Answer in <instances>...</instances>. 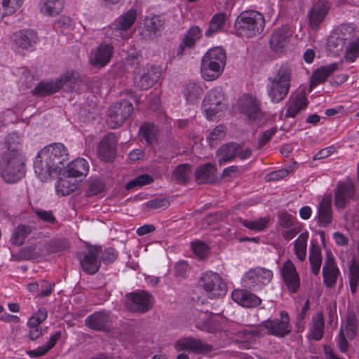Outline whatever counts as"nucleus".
<instances>
[{"instance_id": "nucleus-47", "label": "nucleus", "mask_w": 359, "mask_h": 359, "mask_svg": "<svg viewBox=\"0 0 359 359\" xmlns=\"http://www.w3.org/2000/svg\"><path fill=\"white\" fill-rule=\"evenodd\" d=\"M309 261L313 273L318 275L320 272L322 263L320 248H311Z\"/></svg>"}, {"instance_id": "nucleus-36", "label": "nucleus", "mask_w": 359, "mask_h": 359, "mask_svg": "<svg viewBox=\"0 0 359 359\" xmlns=\"http://www.w3.org/2000/svg\"><path fill=\"white\" fill-rule=\"evenodd\" d=\"M324 318L321 312L313 316L310 336L315 340H320L324 334Z\"/></svg>"}, {"instance_id": "nucleus-48", "label": "nucleus", "mask_w": 359, "mask_h": 359, "mask_svg": "<svg viewBox=\"0 0 359 359\" xmlns=\"http://www.w3.org/2000/svg\"><path fill=\"white\" fill-rule=\"evenodd\" d=\"M240 222L243 226L250 230L260 231L267 227L269 219L266 218H259L255 220L241 219Z\"/></svg>"}, {"instance_id": "nucleus-20", "label": "nucleus", "mask_w": 359, "mask_h": 359, "mask_svg": "<svg viewBox=\"0 0 359 359\" xmlns=\"http://www.w3.org/2000/svg\"><path fill=\"white\" fill-rule=\"evenodd\" d=\"M117 138L114 133H108L100 141L98 153L102 161L111 162L116 156Z\"/></svg>"}, {"instance_id": "nucleus-26", "label": "nucleus", "mask_w": 359, "mask_h": 359, "mask_svg": "<svg viewBox=\"0 0 359 359\" xmlns=\"http://www.w3.org/2000/svg\"><path fill=\"white\" fill-rule=\"evenodd\" d=\"M109 322V314L104 311L95 312L85 319V325L88 328L96 331L106 330L108 328Z\"/></svg>"}, {"instance_id": "nucleus-12", "label": "nucleus", "mask_w": 359, "mask_h": 359, "mask_svg": "<svg viewBox=\"0 0 359 359\" xmlns=\"http://www.w3.org/2000/svg\"><path fill=\"white\" fill-rule=\"evenodd\" d=\"M133 107L131 102L123 100L114 103L108 110V121L111 128L121 126L131 115Z\"/></svg>"}, {"instance_id": "nucleus-50", "label": "nucleus", "mask_w": 359, "mask_h": 359, "mask_svg": "<svg viewBox=\"0 0 359 359\" xmlns=\"http://www.w3.org/2000/svg\"><path fill=\"white\" fill-rule=\"evenodd\" d=\"M202 92L203 89L198 84L190 82L186 86L184 95L188 102H193L201 96Z\"/></svg>"}, {"instance_id": "nucleus-57", "label": "nucleus", "mask_w": 359, "mask_h": 359, "mask_svg": "<svg viewBox=\"0 0 359 359\" xmlns=\"http://www.w3.org/2000/svg\"><path fill=\"white\" fill-rule=\"evenodd\" d=\"M277 128L272 127L262 133L259 138L257 149H262L266 143H268L272 137L276 133Z\"/></svg>"}, {"instance_id": "nucleus-56", "label": "nucleus", "mask_w": 359, "mask_h": 359, "mask_svg": "<svg viewBox=\"0 0 359 359\" xmlns=\"http://www.w3.org/2000/svg\"><path fill=\"white\" fill-rule=\"evenodd\" d=\"M36 215L43 222L54 224L56 219L50 210H45L41 208H34L33 210Z\"/></svg>"}, {"instance_id": "nucleus-7", "label": "nucleus", "mask_w": 359, "mask_h": 359, "mask_svg": "<svg viewBox=\"0 0 359 359\" xmlns=\"http://www.w3.org/2000/svg\"><path fill=\"white\" fill-rule=\"evenodd\" d=\"M199 285L206 292L208 297L212 299L224 296L227 287L221 276L215 272L206 271L201 274Z\"/></svg>"}, {"instance_id": "nucleus-6", "label": "nucleus", "mask_w": 359, "mask_h": 359, "mask_svg": "<svg viewBox=\"0 0 359 359\" xmlns=\"http://www.w3.org/2000/svg\"><path fill=\"white\" fill-rule=\"evenodd\" d=\"M264 15L255 11H248L241 13L235 22L238 33L246 37H252L260 34L264 27Z\"/></svg>"}, {"instance_id": "nucleus-51", "label": "nucleus", "mask_w": 359, "mask_h": 359, "mask_svg": "<svg viewBox=\"0 0 359 359\" xmlns=\"http://www.w3.org/2000/svg\"><path fill=\"white\" fill-rule=\"evenodd\" d=\"M225 136L224 126L219 125L216 126L207 136V141L210 147H215L219 141L224 139Z\"/></svg>"}, {"instance_id": "nucleus-1", "label": "nucleus", "mask_w": 359, "mask_h": 359, "mask_svg": "<svg viewBox=\"0 0 359 359\" xmlns=\"http://www.w3.org/2000/svg\"><path fill=\"white\" fill-rule=\"evenodd\" d=\"M68 156L67 149L63 144H48L38 153L34 161V172L41 180H46L65 167Z\"/></svg>"}, {"instance_id": "nucleus-32", "label": "nucleus", "mask_w": 359, "mask_h": 359, "mask_svg": "<svg viewBox=\"0 0 359 359\" xmlns=\"http://www.w3.org/2000/svg\"><path fill=\"white\" fill-rule=\"evenodd\" d=\"M63 0H40L39 9L46 16L58 15L63 9Z\"/></svg>"}, {"instance_id": "nucleus-3", "label": "nucleus", "mask_w": 359, "mask_h": 359, "mask_svg": "<svg viewBox=\"0 0 359 359\" xmlns=\"http://www.w3.org/2000/svg\"><path fill=\"white\" fill-rule=\"evenodd\" d=\"M226 62L225 50L217 46L208 50L201 60L202 77L208 81L218 79L222 74Z\"/></svg>"}, {"instance_id": "nucleus-2", "label": "nucleus", "mask_w": 359, "mask_h": 359, "mask_svg": "<svg viewBox=\"0 0 359 359\" xmlns=\"http://www.w3.org/2000/svg\"><path fill=\"white\" fill-rule=\"evenodd\" d=\"M0 175L6 183H15L25 175V163L19 151L8 149L0 158Z\"/></svg>"}, {"instance_id": "nucleus-34", "label": "nucleus", "mask_w": 359, "mask_h": 359, "mask_svg": "<svg viewBox=\"0 0 359 359\" xmlns=\"http://www.w3.org/2000/svg\"><path fill=\"white\" fill-rule=\"evenodd\" d=\"M89 170V165L84 158H77L72 161L67 165V172L69 177H77L86 175Z\"/></svg>"}, {"instance_id": "nucleus-11", "label": "nucleus", "mask_w": 359, "mask_h": 359, "mask_svg": "<svg viewBox=\"0 0 359 359\" xmlns=\"http://www.w3.org/2000/svg\"><path fill=\"white\" fill-rule=\"evenodd\" d=\"M224 101V95L222 88H215L208 93L203 99V107L208 119L226 109V104Z\"/></svg>"}, {"instance_id": "nucleus-33", "label": "nucleus", "mask_w": 359, "mask_h": 359, "mask_svg": "<svg viewBox=\"0 0 359 359\" xmlns=\"http://www.w3.org/2000/svg\"><path fill=\"white\" fill-rule=\"evenodd\" d=\"M307 105L308 100L306 95L303 93H298L292 98L290 104L287 107L285 116L294 118L299 111L306 108Z\"/></svg>"}, {"instance_id": "nucleus-9", "label": "nucleus", "mask_w": 359, "mask_h": 359, "mask_svg": "<svg viewBox=\"0 0 359 359\" xmlns=\"http://www.w3.org/2000/svg\"><path fill=\"white\" fill-rule=\"evenodd\" d=\"M273 278V272L263 267L250 269L243 276L241 283L243 287L252 290H259L268 285Z\"/></svg>"}, {"instance_id": "nucleus-46", "label": "nucleus", "mask_w": 359, "mask_h": 359, "mask_svg": "<svg viewBox=\"0 0 359 359\" xmlns=\"http://www.w3.org/2000/svg\"><path fill=\"white\" fill-rule=\"evenodd\" d=\"M105 189L104 182L99 178H90L88 180V188L86 191V196L90 197L104 191Z\"/></svg>"}, {"instance_id": "nucleus-37", "label": "nucleus", "mask_w": 359, "mask_h": 359, "mask_svg": "<svg viewBox=\"0 0 359 359\" xmlns=\"http://www.w3.org/2000/svg\"><path fill=\"white\" fill-rule=\"evenodd\" d=\"M226 15L224 13H219L214 15L210 22L209 27L205 32L207 37L212 36L215 33L220 32L224 27Z\"/></svg>"}, {"instance_id": "nucleus-23", "label": "nucleus", "mask_w": 359, "mask_h": 359, "mask_svg": "<svg viewBox=\"0 0 359 359\" xmlns=\"http://www.w3.org/2000/svg\"><path fill=\"white\" fill-rule=\"evenodd\" d=\"M114 47L111 44L101 43L92 53L90 61L92 65L103 67L110 61L113 55Z\"/></svg>"}, {"instance_id": "nucleus-40", "label": "nucleus", "mask_w": 359, "mask_h": 359, "mask_svg": "<svg viewBox=\"0 0 359 359\" xmlns=\"http://www.w3.org/2000/svg\"><path fill=\"white\" fill-rule=\"evenodd\" d=\"M191 165L188 163L178 165L172 171V179L179 184H186L189 180Z\"/></svg>"}, {"instance_id": "nucleus-18", "label": "nucleus", "mask_w": 359, "mask_h": 359, "mask_svg": "<svg viewBox=\"0 0 359 359\" xmlns=\"http://www.w3.org/2000/svg\"><path fill=\"white\" fill-rule=\"evenodd\" d=\"M36 32L33 29H22L15 32L12 36V45L15 48L32 50L38 41Z\"/></svg>"}, {"instance_id": "nucleus-41", "label": "nucleus", "mask_w": 359, "mask_h": 359, "mask_svg": "<svg viewBox=\"0 0 359 359\" xmlns=\"http://www.w3.org/2000/svg\"><path fill=\"white\" fill-rule=\"evenodd\" d=\"M201 30L198 26L191 27L184 36L182 43L180 45V49L184 50L186 47L191 48L194 46L196 41L201 37Z\"/></svg>"}, {"instance_id": "nucleus-25", "label": "nucleus", "mask_w": 359, "mask_h": 359, "mask_svg": "<svg viewBox=\"0 0 359 359\" xmlns=\"http://www.w3.org/2000/svg\"><path fill=\"white\" fill-rule=\"evenodd\" d=\"M330 252V251L327 252L328 257L323 268V276L325 285L327 287L331 288L336 285L340 271L334 258L329 256Z\"/></svg>"}, {"instance_id": "nucleus-45", "label": "nucleus", "mask_w": 359, "mask_h": 359, "mask_svg": "<svg viewBox=\"0 0 359 359\" xmlns=\"http://www.w3.org/2000/svg\"><path fill=\"white\" fill-rule=\"evenodd\" d=\"M346 45L347 43L332 34L330 36L327 41L329 50L337 55L345 50Z\"/></svg>"}, {"instance_id": "nucleus-16", "label": "nucleus", "mask_w": 359, "mask_h": 359, "mask_svg": "<svg viewBox=\"0 0 359 359\" xmlns=\"http://www.w3.org/2000/svg\"><path fill=\"white\" fill-rule=\"evenodd\" d=\"M330 9V3L326 0H316L308 12L309 25L313 30H317L325 20Z\"/></svg>"}, {"instance_id": "nucleus-52", "label": "nucleus", "mask_w": 359, "mask_h": 359, "mask_svg": "<svg viewBox=\"0 0 359 359\" xmlns=\"http://www.w3.org/2000/svg\"><path fill=\"white\" fill-rule=\"evenodd\" d=\"M153 181L154 179L151 176L148 174H142L128 182L126 184V189L130 190L135 187H142L151 184Z\"/></svg>"}, {"instance_id": "nucleus-14", "label": "nucleus", "mask_w": 359, "mask_h": 359, "mask_svg": "<svg viewBox=\"0 0 359 359\" xmlns=\"http://www.w3.org/2000/svg\"><path fill=\"white\" fill-rule=\"evenodd\" d=\"M262 326L267 330L270 335L283 337L292 331L290 317L286 311L280 312V318L267 319L262 322Z\"/></svg>"}, {"instance_id": "nucleus-64", "label": "nucleus", "mask_w": 359, "mask_h": 359, "mask_svg": "<svg viewBox=\"0 0 359 359\" xmlns=\"http://www.w3.org/2000/svg\"><path fill=\"white\" fill-rule=\"evenodd\" d=\"M49 351L46 345L40 346L35 349L27 351V354L31 358L41 357Z\"/></svg>"}, {"instance_id": "nucleus-10", "label": "nucleus", "mask_w": 359, "mask_h": 359, "mask_svg": "<svg viewBox=\"0 0 359 359\" xmlns=\"http://www.w3.org/2000/svg\"><path fill=\"white\" fill-rule=\"evenodd\" d=\"M125 305L131 312L144 313L152 306L153 297L145 290H137L126 295Z\"/></svg>"}, {"instance_id": "nucleus-5", "label": "nucleus", "mask_w": 359, "mask_h": 359, "mask_svg": "<svg viewBox=\"0 0 359 359\" xmlns=\"http://www.w3.org/2000/svg\"><path fill=\"white\" fill-rule=\"evenodd\" d=\"M81 81L79 74L76 71H67L55 81L41 82L34 89L33 93L39 96L50 95L60 89L66 91H76Z\"/></svg>"}, {"instance_id": "nucleus-17", "label": "nucleus", "mask_w": 359, "mask_h": 359, "mask_svg": "<svg viewBox=\"0 0 359 359\" xmlns=\"http://www.w3.org/2000/svg\"><path fill=\"white\" fill-rule=\"evenodd\" d=\"M177 351H188L196 354L208 353L213 350L212 346L194 337H184L174 344Z\"/></svg>"}, {"instance_id": "nucleus-44", "label": "nucleus", "mask_w": 359, "mask_h": 359, "mask_svg": "<svg viewBox=\"0 0 359 359\" xmlns=\"http://www.w3.org/2000/svg\"><path fill=\"white\" fill-rule=\"evenodd\" d=\"M156 132L155 126L149 123H144L140 128L142 137L149 144H152L157 141Z\"/></svg>"}, {"instance_id": "nucleus-21", "label": "nucleus", "mask_w": 359, "mask_h": 359, "mask_svg": "<svg viewBox=\"0 0 359 359\" xmlns=\"http://www.w3.org/2000/svg\"><path fill=\"white\" fill-rule=\"evenodd\" d=\"M292 33V29L287 25L275 29L270 39L271 48L276 52L283 50L290 43Z\"/></svg>"}, {"instance_id": "nucleus-63", "label": "nucleus", "mask_w": 359, "mask_h": 359, "mask_svg": "<svg viewBox=\"0 0 359 359\" xmlns=\"http://www.w3.org/2000/svg\"><path fill=\"white\" fill-rule=\"evenodd\" d=\"M288 173L289 171L287 170H280L277 171H273L269 173L266 176V179L267 181H276L285 177L288 175Z\"/></svg>"}, {"instance_id": "nucleus-13", "label": "nucleus", "mask_w": 359, "mask_h": 359, "mask_svg": "<svg viewBox=\"0 0 359 359\" xmlns=\"http://www.w3.org/2000/svg\"><path fill=\"white\" fill-rule=\"evenodd\" d=\"M101 252L102 248H86L78 254L80 266L86 274L94 275L99 271Z\"/></svg>"}, {"instance_id": "nucleus-28", "label": "nucleus", "mask_w": 359, "mask_h": 359, "mask_svg": "<svg viewBox=\"0 0 359 359\" xmlns=\"http://www.w3.org/2000/svg\"><path fill=\"white\" fill-rule=\"evenodd\" d=\"M241 111L245 114L250 121H254L261 114V109L257 99L248 96L242 100Z\"/></svg>"}, {"instance_id": "nucleus-39", "label": "nucleus", "mask_w": 359, "mask_h": 359, "mask_svg": "<svg viewBox=\"0 0 359 359\" xmlns=\"http://www.w3.org/2000/svg\"><path fill=\"white\" fill-rule=\"evenodd\" d=\"M33 228L31 226L20 224L12 233L11 242L14 245H21L23 244L25 238L32 231Z\"/></svg>"}, {"instance_id": "nucleus-59", "label": "nucleus", "mask_w": 359, "mask_h": 359, "mask_svg": "<svg viewBox=\"0 0 359 359\" xmlns=\"http://www.w3.org/2000/svg\"><path fill=\"white\" fill-rule=\"evenodd\" d=\"M117 257V252L114 248H104L100 255L101 262L104 264L113 262Z\"/></svg>"}, {"instance_id": "nucleus-22", "label": "nucleus", "mask_w": 359, "mask_h": 359, "mask_svg": "<svg viewBox=\"0 0 359 359\" xmlns=\"http://www.w3.org/2000/svg\"><path fill=\"white\" fill-rule=\"evenodd\" d=\"M164 22L159 15L146 19L140 34L143 39L151 40L156 38L163 29Z\"/></svg>"}, {"instance_id": "nucleus-43", "label": "nucleus", "mask_w": 359, "mask_h": 359, "mask_svg": "<svg viewBox=\"0 0 359 359\" xmlns=\"http://www.w3.org/2000/svg\"><path fill=\"white\" fill-rule=\"evenodd\" d=\"M136 18L137 11L132 8L119 18L116 26L118 29L127 30L132 27Z\"/></svg>"}, {"instance_id": "nucleus-58", "label": "nucleus", "mask_w": 359, "mask_h": 359, "mask_svg": "<svg viewBox=\"0 0 359 359\" xmlns=\"http://www.w3.org/2000/svg\"><path fill=\"white\" fill-rule=\"evenodd\" d=\"M195 316L196 327L201 330H205L208 322V314L200 311H196L194 313Z\"/></svg>"}, {"instance_id": "nucleus-49", "label": "nucleus", "mask_w": 359, "mask_h": 359, "mask_svg": "<svg viewBox=\"0 0 359 359\" xmlns=\"http://www.w3.org/2000/svg\"><path fill=\"white\" fill-rule=\"evenodd\" d=\"M349 283L351 292L355 293L359 283V264L355 261L349 266Z\"/></svg>"}, {"instance_id": "nucleus-30", "label": "nucleus", "mask_w": 359, "mask_h": 359, "mask_svg": "<svg viewBox=\"0 0 359 359\" xmlns=\"http://www.w3.org/2000/svg\"><path fill=\"white\" fill-rule=\"evenodd\" d=\"M216 168L211 163H206L197 168L195 172L196 180L199 183H214Z\"/></svg>"}, {"instance_id": "nucleus-8", "label": "nucleus", "mask_w": 359, "mask_h": 359, "mask_svg": "<svg viewBox=\"0 0 359 359\" xmlns=\"http://www.w3.org/2000/svg\"><path fill=\"white\" fill-rule=\"evenodd\" d=\"M161 76V68L155 65L137 66L133 69L134 84L141 90H147L152 87L158 81Z\"/></svg>"}, {"instance_id": "nucleus-19", "label": "nucleus", "mask_w": 359, "mask_h": 359, "mask_svg": "<svg viewBox=\"0 0 359 359\" xmlns=\"http://www.w3.org/2000/svg\"><path fill=\"white\" fill-rule=\"evenodd\" d=\"M281 276L288 291L297 293L300 287V278L294 264L287 260L281 268Z\"/></svg>"}, {"instance_id": "nucleus-55", "label": "nucleus", "mask_w": 359, "mask_h": 359, "mask_svg": "<svg viewBox=\"0 0 359 359\" xmlns=\"http://www.w3.org/2000/svg\"><path fill=\"white\" fill-rule=\"evenodd\" d=\"M143 60L142 55L140 51L133 50L128 53L126 58V62L129 66L133 67V69L137 66L141 67V62Z\"/></svg>"}, {"instance_id": "nucleus-42", "label": "nucleus", "mask_w": 359, "mask_h": 359, "mask_svg": "<svg viewBox=\"0 0 359 359\" xmlns=\"http://www.w3.org/2000/svg\"><path fill=\"white\" fill-rule=\"evenodd\" d=\"M332 34L348 43L355 36V27L352 24L344 23L336 27Z\"/></svg>"}, {"instance_id": "nucleus-38", "label": "nucleus", "mask_w": 359, "mask_h": 359, "mask_svg": "<svg viewBox=\"0 0 359 359\" xmlns=\"http://www.w3.org/2000/svg\"><path fill=\"white\" fill-rule=\"evenodd\" d=\"M24 0H0V21L5 16L13 14L19 9Z\"/></svg>"}, {"instance_id": "nucleus-53", "label": "nucleus", "mask_w": 359, "mask_h": 359, "mask_svg": "<svg viewBox=\"0 0 359 359\" xmlns=\"http://www.w3.org/2000/svg\"><path fill=\"white\" fill-rule=\"evenodd\" d=\"M77 184L72 182L69 180H60L57 186V192H60L62 196H67L75 191Z\"/></svg>"}, {"instance_id": "nucleus-62", "label": "nucleus", "mask_w": 359, "mask_h": 359, "mask_svg": "<svg viewBox=\"0 0 359 359\" xmlns=\"http://www.w3.org/2000/svg\"><path fill=\"white\" fill-rule=\"evenodd\" d=\"M169 205L168 201L162 198H155L148 201L147 206L149 208H166Z\"/></svg>"}, {"instance_id": "nucleus-24", "label": "nucleus", "mask_w": 359, "mask_h": 359, "mask_svg": "<svg viewBox=\"0 0 359 359\" xmlns=\"http://www.w3.org/2000/svg\"><path fill=\"white\" fill-rule=\"evenodd\" d=\"M232 300L245 308H255L261 304V299L256 294L242 289H235L231 292Z\"/></svg>"}, {"instance_id": "nucleus-60", "label": "nucleus", "mask_w": 359, "mask_h": 359, "mask_svg": "<svg viewBox=\"0 0 359 359\" xmlns=\"http://www.w3.org/2000/svg\"><path fill=\"white\" fill-rule=\"evenodd\" d=\"M345 50L346 51V58L353 61L355 56L353 58H350V55L356 54L359 52V37L354 41H348Z\"/></svg>"}, {"instance_id": "nucleus-15", "label": "nucleus", "mask_w": 359, "mask_h": 359, "mask_svg": "<svg viewBox=\"0 0 359 359\" xmlns=\"http://www.w3.org/2000/svg\"><path fill=\"white\" fill-rule=\"evenodd\" d=\"M358 194H355V189L351 180L339 182L334 192V204L337 208L344 209L351 200H359Z\"/></svg>"}, {"instance_id": "nucleus-29", "label": "nucleus", "mask_w": 359, "mask_h": 359, "mask_svg": "<svg viewBox=\"0 0 359 359\" xmlns=\"http://www.w3.org/2000/svg\"><path fill=\"white\" fill-rule=\"evenodd\" d=\"M43 250V248H12L11 259L18 262L36 259L41 256Z\"/></svg>"}, {"instance_id": "nucleus-4", "label": "nucleus", "mask_w": 359, "mask_h": 359, "mask_svg": "<svg viewBox=\"0 0 359 359\" xmlns=\"http://www.w3.org/2000/svg\"><path fill=\"white\" fill-rule=\"evenodd\" d=\"M291 75L290 67L282 64L269 77L268 95L273 102L278 103L285 98L290 87Z\"/></svg>"}, {"instance_id": "nucleus-27", "label": "nucleus", "mask_w": 359, "mask_h": 359, "mask_svg": "<svg viewBox=\"0 0 359 359\" xmlns=\"http://www.w3.org/2000/svg\"><path fill=\"white\" fill-rule=\"evenodd\" d=\"M241 149H242L241 144L233 142H229L220 147L217 151L219 164L222 165L232 161Z\"/></svg>"}, {"instance_id": "nucleus-54", "label": "nucleus", "mask_w": 359, "mask_h": 359, "mask_svg": "<svg viewBox=\"0 0 359 359\" xmlns=\"http://www.w3.org/2000/svg\"><path fill=\"white\" fill-rule=\"evenodd\" d=\"M358 330L357 320L355 314L349 313L346 318L345 331L348 337L353 338Z\"/></svg>"}, {"instance_id": "nucleus-31", "label": "nucleus", "mask_w": 359, "mask_h": 359, "mask_svg": "<svg viewBox=\"0 0 359 359\" xmlns=\"http://www.w3.org/2000/svg\"><path fill=\"white\" fill-rule=\"evenodd\" d=\"M337 69L338 65L337 63H332L318 69L311 76L310 86L314 88L319 83H323Z\"/></svg>"}, {"instance_id": "nucleus-35", "label": "nucleus", "mask_w": 359, "mask_h": 359, "mask_svg": "<svg viewBox=\"0 0 359 359\" xmlns=\"http://www.w3.org/2000/svg\"><path fill=\"white\" fill-rule=\"evenodd\" d=\"M318 219L320 226H326L332 222V212L330 199L323 198L318 207Z\"/></svg>"}, {"instance_id": "nucleus-61", "label": "nucleus", "mask_w": 359, "mask_h": 359, "mask_svg": "<svg viewBox=\"0 0 359 359\" xmlns=\"http://www.w3.org/2000/svg\"><path fill=\"white\" fill-rule=\"evenodd\" d=\"M279 224L285 228H291L294 225L293 217L286 212L281 213L279 216Z\"/></svg>"}]
</instances>
